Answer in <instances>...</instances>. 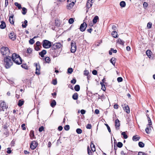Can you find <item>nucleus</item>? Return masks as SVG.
Segmentation results:
<instances>
[{
	"instance_id": "obj_3",
	"label": "nucleus",
	"mask_w": 155,
	"mask_h": 155,
	"mask_svg": "<svg viewBox=\"0 0 155 155\" xmlns=\"http://www.w3.org/2000/svg\"><path fill=\"white\" fill-rule=\"evenodd\" d=\"M1 53L4 58L5 57H10L12 55L8 48L7 47H3L1 48Z\"/></svg>"
},
{
	"instance_id": "obj_54",
	"label": "nucleus",
	"mask_w": 155,
	"mask_h": 155,
	"mask_svg": "<svg viewBox=\"0 0 155 155\" xmlns=\"http://www.w3.org/2000/svg\"><path fill=\"white\" fill-rule=\"evenodd\" d=\"M91 127L92 126L91 124H88L87 125L86 128L87 129H91Z\"/></svg>"
},
{
	"instance_id": "obj_48",
	"label": "nucleus",
	"mask_w": 155,
	"mask_h": 155,
	"mask_svg": "<svg viewBox=\"0 0 155 155\" xmlns=\"http://www.w3.org/2000/svg\"><path fill=\"white\" fill-rule=\"evenodd\" d=\"M152 23L151 22H149L147 23V27L148 29H150L151 28Z\"/></svg>"
},
{
	"instance_id": "obj_32",
	"label": "nucleus",
	"mask_w": 155,
	"mask_h": 155,
	"mask_svg": "<svg viewBox=\"0 0 155 155\" xmlns=\"http://www.w3.org/2000/svg\"><path fill=\"white\" fill-rule=\"evenodd\" d=\"M24 101H21V100H20L18 101V105L19 107L21 106L24 104Z\"/></svg>"
},
{
	"instance_id": "obj_28",
	"label": "nucleus",
	"mask_w": 155,
	"mask_h": 155,
	"mask_svg": "<svg viewBox=\"0 0 155 155\" xmlns=\"http://www.w3.org/2000/svg\"><path fill=\"white\" fill-rule=\"evenodd\" d=\"M115 58H112L110 60V62L113 64L114 65H115Z\"/></svg>"
},
{
	"instance_id": "obj_11",
	"label": "nucleus",
	"mask_w": 155,
	"mask_h": 155,
	"mask_svg": "<svg viewBox=\"0 0 155 155\" xmlns=\"http://www.w3.org/2000/svg\"><path fill=\"white\" fill-rule=\"evenodd\" d=\"M120 124L119 120L118 119H117L115 121V127L117 130H118L120 129Z\"/></svg>"
},
{
	"instance_id": "obj_51",
	"label": "nucleus",
	"mask_w": 155,
	"mask_h": 155,
	"mask_svg": "<svg viewBox=\"0 0 155 155\" xmlns=\"http://www.w3.org/2000/svg\"><path fill=\"white\" fill-rule=\"evenodd\" d=\"M68 72L69 74H71L73 72L72 69L71 68H69L68 70Z\"/></svg>"
},
{
	"instance_id": "obj_39",
	"label": "nucleus",
	"mask_w": 155,
	"mask_h": 155,
	"mask_svg": "<svg viewBox=\"0 0 155 155\" xmlns=\"http://www.w3.org/2000/svg\"><path fill=\"white\" fill-rule=\"evenodd\" d=\"M138 145L140 147L143 148L144 147V144L142 142H139L138 143Z\"/></svg>"
},
{
	"instance_id": "obj_6",
	"label": "nucleus",
	"mask_w": 155,
	"mask_h": 155,
	"mask_svg": "<svg viewBox=\"0 0 155 155\" xmlns=\"http://www.w3.org/2000/svg\"><path fill=\"white\" fill-rule=\"evenodd\" d=\"M71 52L72 53H74L76 51V45L75 42L74 41L72 40L71 42Z\"/></svg>"
},
{
	"instance_id": "obj_47",
	"label": "nucleus",
	"mask_w": 155,
	"mask_h": 155,
	"mask_svg": "<svg viewBox=\"0 0 155 155\" xmlns=\"http://www.w3.org/2000/svg\"><path fill=\"white\" fill-rule=\"evenodd\" d=\"M45 59V61L46 63H49L50 62V59L49 57H46Z\"/></svg>"
},
{
	"instance_id": "obj_61",
	"label": "nucleus",
	"mask_w": 155,
	"mask_h": 155,
	"mask_svg": "<svg viewBox=\"0 0 155 155\" xmlns=\"http://www.w3.org/2000/svg\"><path fill=\"white\" fill-rule=\"evenodd\" d=\"M21 67L25 69H26L27 68V66L25 64H22L21 65Z\"/></svg>"
},
{
	"instance_id": "obj_58",
	"label": "nucleus",
	"mask_w": 155,
	"mask_h": 155,
	"mask_svg": "<svg viewBox=\"0 0 155 155\" xmlns=\"http://www.w3.org/2000/svg\"><path fill=\"white\" fill-rule=\"evenodd\" d=\"M32 49L30 48H28L27 49V53H29V54L31 53L32 52Z\"/></svg>"
},
{
	"instance_id": "obj_22",
	"label": "nucleus",
	"mask_w": 155,
	"mask_h": 155,
	"mask_svg": "<svg viewBox=\"0 0 155 155\" xmlns=\"http://www.w3.org/2000/svg\"><path fill=\"white\" fill-rule=\"evenodd\" d=\"M72 98L74 100H77L78 98V95L77 93H74L72 96Z\"/></svg>"
},
{
	"instance_id": "obj_4",
	"label": "nucleus",
	"mask_w": 155,
	"mask_h": 155,
	"mask_svg": "<svg viewBox=\"0 0 155 155\" xmlns=\"http://www.w3.org/2000/svg\"><path fill=\"white\" fill-rule=\"evenodd\" d=\"M11 58H12L11 56L5 57L4 58V64L5 68L7 69L10 68L13 64V61L11 60Z\"/></svg>"
},
{
	"instance_id": "obj_64",
	"label": "nucleus",
	"mask_w": 155,
	"mask_h": 155,
	"mask_svg": "<svg viewBox=\"0 0 155 155\" xmlns=\"http://www.w3.org/2000/svg\"><path fill=\"white\" fill-rule=\"evenodd\" d=\"M84 74L86 76H87L88 74L89 73V71L87 70H85V71H84Z\"/></svg>"
},
{
	"instance_id": "obj_10",
	"label": "nucleus",
	"mask_w": 155,
	"mask_h": 155,
	"mask_svg": "<svg viewBox=\"0 0 155 155\" xmlns=\"http://www.w3.org/2000/svg\"><path fill=\"white\" fill-rule=\"evenodd\" d=\"M87 26V24L85 22H84L81 24L80 28L81 31H84L85 30Z\"/></svg>"
},
{
	"instance_id": "obj_55",
	"label": "nucleus",
	"mask_w": 155,
	"mask_h": 155,
	"mask_svg": "<svg viewBox=\"0 0 155 155\" xmlns=\"http://www.w3.org/2000/svg\"><path fill=\"white\" fill-rule=\"evenodd\" d=\"M52 82V84L54 85H55L57 84V81L56 79H53Z\"/></svg>"
},
{
	"instance_id": "obj_49",
	"label": "nucleus",
	"mask_w": 155,
	"mask_h": 155,
	"mask_svg": "<svg viewBox=\"0 0 155 155\" xmlns=\"http://www.w3.org/2000/svg\"><path fill=\"white\" fill-rule=\"evenodd\" d=\"M29 43L31 45H33L35 43L33 38L31 39L29 41Z\"/></svg>"
},
{
	"instance_id": "obj_57",
	"label": "nucleus",
	"mask_w": 155,
	"mask_h": 155,
	"mask_svg": "<svg viewBox=\"0 0 155 155\" xmlns=\"http://www.w3.org/2000/svg\"><path fill=\"white\" fill-rule=\"evenodd\" d=\"M117 81L118 82H121L123 81V79L121 77H119L117 78Z\"/></svg>"
},
{
	"instance_id": "obj_17",
	"label": "nucleus",
	"mask_w": 155,
	"mask_h": 155,
	"mask_svg": "<svg viewBox=\"0 0 155 155\" xmlns=\"http://www.w3.org/2000/svg\"><path fill=\"white\" fill-rule=\"evenodd\" d=\"M152 54V52L150 50H147L146 51V55L149 58L151 57Z\"/></svg>"
},
{
	"instance_id": "obj_44",
	"label": "nucleus",
	"mask_w": 155,
	"mask_h": 155,
	"mask_svg": "<svg viewBox=\"0 0 155 155\" xmlns=\"http://www.w3.org/2000/svg\"><path fill=\"white\" fill-rule=\"evenodd\" d=\"M76 132L78 134H81L82 132V130L80 128H78L76 130Z\"/></svg>"
},
{
	"instance_id": "obj_15",
	"label": "nucleus",
	"mask_w": 155,
	"mask_h": 155,
	"mask_svg": "<svg viewBox=\"0 0 155 155\" xmlns=\"http://www.w3.org/2000/svg\"><path fill=\"white\" fill-rule=\"evenodd\" d=\"M47 51L45 50H43L41 51L39 53V55L41 56V57H43L44 55L46 54Z\"/></svg>"
},
{
	"instance_id": "obj_63",
	"label": "nucleus",
	"mask_w": 155,
	"mask_h": 155,
	"mask_svg": "<svg viewBox=\"0 0 155 155\" xmlns=\"http://www.w3.org/2000/svg\"><path fill=\"white\" fill-rule=\"evenodd\" d=\"M8 127V126H7V124H5L3 126V127L5 129H7Z\"/></svg>"
},
{
	"instance_id": "obj_21",
	"label": "nucleus",
	"mask_w": 155,
	"mask_h": 155,
	"mask_svg": "<svg viewBox=\"0 0 155 155\" xmlns=\"http://www.w3.org/2000/svg\"><path fill=\"white\" fill-rule=\"evenodd\" d=\"M6 27L5 23L3 21H1V24L0 25V28L1 29H4Z\"/></svg>"
},
{
	"instance_id": "obj_9",
	"label": "nucleus",
	"mask_w": 155,
	"mask_h": 155,
	"mask_svg": "<svg viewBox=\"0 0 155 155\" xmlns=\"http://www.w3.org/2000/svg\"><path fill=\"white\" fill-rule=\"evenodd\" d=\"M9 37L11 40L13 41H14L16 38V35L14 32L12 31L10 33Z\"/></svg>"
},
{
	"instance_id": "obj_29",
	"label": "nucleus",
	"mask_w": 155,
	"mask_h": 155,
	"mask_svg": "<svg viewBox=\"0 0 155 155\" xmlns=\"http://www.w3.org/2000/svg\"><path fill=\"white\" fill-rule=\"evenodd\" d=\"M87 153L89 155H93V152L91 150H90L89 149V146H88L87 148Z\"/></svg>"
},
{
	"instance_id": "obj_50",
	"label": "nucleus",
	"mask_w": 155,
	"mask_h": 155,
	"mask_svg": "<svg viewBox=\"0 0 155 155\" xmlns=\"http://www.w3.org/2000/svg\"><path fill=\"white\" fill-rule=\"evenodd\" d=\"M138 155H147V154L142 152H139L138 153Z\"/></svg>"
},
{
	"instance_id": "obj_52",
	"label": "nucleus",
	"mask_w": 155,
	"mask_h": 155,
	"mask_svg": "<svg viewBox=\"0 0 155 155\" xmlns=\"http://www.w3.org/2000/svg\"><path fill=\"white\" fill-rule=\"evenodd\" d=\"M76 80L75 79L73 78L72 80L71 81V83L74 84L76 83Z\"/></svg>"
},
{
	"instance_id": "obj_60",
	"label": "nucleus",
	"mask_w": 155,
	"mask_h": 155,
	"mask_svg": "<svg viewBox=\"0 0 155 155\" xmlns=\"http://www.w3.org/2000/svg\"><path fill=\"white\" fill-rule=\"evenodd\" d=\"M105 125L106 126L107 128V129L108 130V131L110 133V132H111V130H110V127L109 126H108V125L106 124H105Z\"/></svg>"
},
{
	"instance_id": "obj_40",
	"label": "nucleus",
	"mask_w": 155,
	"mask_h": 155,
	"mask_svg": "<svg viewBox=\"0 0 155 155\" xmlns=\"http://www.w3.org/2000/svg\"><path fill=\"white\" fill-rule=\"evenodd\" d=\"M121 134L123 136V137L124 139H126L127 138V134H126L125 132H122Z\"/></svg>"
},
{
	"instance_id": "obj_23",
	"label": "nucleus",
	"mask_w": 155,
	"mask_h": 155,
	"mask_svg": "<svg viewBox=\"0 0 155 155\" xmlns=\"http://www.w3.org/2000/svg\"><path fill=\"white\" fill-rule=\"evenodd\" d=\"M30 136L31 137V139H33V137H34L35 135H34V131L33 130H31L30 131Z\"/></svg>"
},
{
	"instance_id": "obj_33",
	"label": "nucleus",
	"mask_w": 155,
	"mask_h": 155,
	"mask_svg": "<svg viewBox=\"0 0 155 155\" xmlns=\"http://www.w3.org/2000/svg\"><path fill=\"white\" fill-rule=\"evenodd\" d=\"M15 5L19 9H20L21 8V5L19 4L18 2H15L14 3Z\"/></svg>"
},
{
	"instance_id": "obj_42",
	"label": "nucleus",
	"mask_w": 155,
	"mask_h": 155,
	"mask_svg": "<svg viewBox=\"0 0 155 155\" xmlns=\"http://www.w3.org/2000/svg\"><path fill=\"white\" fill-rule=\"evenodd\" d=\"M123 145V143L120 142H118L117 144V146L119 148H121Z\"/></svg>"
},
{
	"instance_id": "obj_62",
	"label": "nucleus",
	"mask_w": 155,
	"mask_h": 155,
	"mask_svg": "<svg viewBox=\"0 0 155 155\" xmlns=\"http://www.w3.org/2000/svg\"><path fill=\"white\" fill-rule=\"evenodd\" d=\"M92 73L94 75H96L97 74V71L96 70H94L92 71Z\"/></svg>"
},
{
	"instance_id": "obj_24",
	"label": "nucleus",
	"mask_w": 155,
	"mask_h": 155,
	"mask_svg": "<svg viewBox=\"0 0 155 155\" xmlns=\"http://www.w3.org/2000/svg\"><path fill=\"white\" fill-rule=\"evenodd\" d=\"M92 4L90 3V2H87L86 4V7L88 9L89 8H90L92 6ZM88 10H87V12Z\"/></svg>"
},
{
	"instance_id": "obj_30",
	"label": "nucleus",
	"mask_w": 155,
	"mask_h": 155,
	"mask_svg": "<svg viewBox=\"0 0 155 155\" xmlns=\"http://www.w3.org/2000/svg\"><path fill=\"white\" fill-rule=\"evenodd\" d=\"M74 90L77 91H78L80 90V87L79 85H76L74 87Z\"/></svg>"
},
{
	"instance_id": "obj_26",
	"label": "nucleus",
	"mask_w": 155,
	"mask_h": 155,
	"mask_svg": "<svg viewBox=\"0 0 155 155\" xmlns=\"http://www.w3.org/2000/svg\"><path fill=\"white\" fill-rule=\"evenodd\" d=\"M56 104V102L55 100H53L51 102V106L53 107H54Z\"/></svg>"
},
{
	"instance_id": "obj_5",
	"label": "nucleus",
	"mask_w": 155,
	"mask_h": 155,
	"mask_svg": "<svg viewBox=\"0 0 155 155\" xmlns=\"http://www.w3.org/2000/svg\"><path fill=\"white\" fill-rule=\"evenodd\" d=\"M51 42L47 40H45L43 41L42 46L44 48H48L52 46Z\"/></svg>"
},
{
	"instance_id": "obj_8",
	"label": "nucleus",
	"mask_w": 155,
	"mask_h": 155,
	"mask_svg": "<svg viewBox=\"0 0 155 155\" xmlns=\"http://www.w3.org/2000/svg\"><path fill=\"white\" fill-rule=\"evenodd\" d=\"M38 143L36 141H33L30 144V148L32 150L35 149L37 146Z\"/></svg>"
},
{
	"instance_id": "obj_36",
	"label": "nucleus",
	"mask_w": 155,
	"mask_h": 155,
	"mask_svg": "<svg viewBox=\"0 0 155 155\" xmlns=\"http://www.w3.org/2000/svg\"><path fill=\"white\" fill-rule=\"evenodd\" d=\"M24 23L25 24L24 25L23 24H22V26L24 28H26L27 25L28 21L27 20H25L24 21Z\"/></svg>"
},
{
	"instance_id": "obj_45",
	"label": "nucleus",
	"mask_w": 155,
	"mask_h": 155,
	"mask_svg": "<svg viewBox=\"0 0 155 155\" xmlns=\"http://www.w3.org/2000/svg\"><path fill=\"white\" fill-rule=\"evenodd\" d=\"M74 22V19L73 18H71L68 20V22L70 24H72Z\"/></svg>"
},
{
	"instance_id": "obj_31",
	"label": "nucleus",
	"mask_w": 155,
	"mask_h": 155,
	"mask_svg": "<svg viewBox=\"0 0 155 155\" xmlns=\"http://www.w3.org/2000/svg\"><path fill=\"white\" fill-rule=\"evenodd\" d=\"M120 5L121 7H124L126 6V3L124 1H122L120 2Z\"/></svg>"
},
{
	"instance_id": "obj_53",
	"label": "nucleus",
	"mask_w": 155,
	"mask_h": 155,
	"mask_svg": "<svg viewBox=\"0 0 155 155\" xmlns=\"http://www.w3.org/2000/svg\"><path fill=\"white\" fill-rule=\"evenodd\" d=\"M148 6V3L146 2H144L143 3V6L144 8H146Z\"/></svg>"
},
{
	"instance_id": "obj_27",
	"label": "nucleus",
	"mask_w": 155,
	"mask_h": 155,
	"mask_svg": "<svg viewBox=\"0 0 155 155\" xmlns=\"http://www.w3.org/2000/svg\"><path fill=\"white\" fill-rule=\"evenodd\" d=\"M113 52L114 53H116L117 51L116 50H114L113 48H111L110 50L109 51V54L110 55H111L112 54V52Z\"/></svg>"
},
{
	"instance_id": "obj_38",
	"label": "nucleus",
	"mask_w": 155,
	"mask_h": 155,
	"mask_svg": "<svg viewBox=\"0 0 155 155\" xmlns=\"http://www.w3.org/2000/svg\"><path fill=\"white\" fill-rule=\"evenodd\" d=\"M100 84L101 85V89L104 91H105L106 88L105 85L101 82Z\"/></svg>"
},
{
	"instance_id": "obj_12",
	"label": "nucleus",
	"mask_w": 155,
	"mask_h": 155,
	"mask_svg": "<svg viewBox=\"0 0 155 155\" xmlns=\"http://www.w3.org/2000/svg\"><path fill=\"white\" fill-rule=\"evenodd\" d=\"M74 4V1H72L70 3H68L67 6V8L68 9H71L73 7Z\"/></svg>"
},
{
	"instance_id": "obj_7",
	"label": "nucleus",
	"mask_w": 155,
	"mask_h": 155,
	"mask_svg": "<svg viewBox=\"0 0 155 155\" xmlns=\"http://www.w3.org/2000/svg\"><path fill=\"white\" fill-rule=\"evenodd\" d=\"M34 64L36 67L35 74L37 75L40 74V66L39 64H38L37 63H35Z\"/></svg>"
},
{
	"instance_id": "obj_59",
	"label": "nucleus",
	"mask_w": 155,
	"mask_h": 155,
	"mask_svg": "<svg viewBox=\"0 0 155 155\" xmlns=\"http://www.w3.org/2000/svg\"><path fill=\"white\" fill-rule=\"evenodd\" d=\"M12 152V150L11 148H7V153L8 154L11 153Z\"/></svg>"
},
{
	"instance_id": "obj_19",
	"label": "nucleus",
	"mask_w": 155,
	"mask_h": 155,
	"mask_svg": "<svg viewBox=\"0 0 155 155\" xmlns=\"http://www.w3.org/2000/svg\"><path fill=\"white\" fill-rule=\"evenodd\" d=\"M90 147L91 148L92 151L93 152H94L96 150L95 147V145H94L93 143H92V142H91V144Z\"/></svg>"
},
{
	"instance_id": "obj_18",
	"label": "nucleus",
	"mask_w": 155,
	"mask_h": 155,
	"mask_svg": "<svg viewBox=\"0 0 155 155\" xmlns=\"http://www.w3.org/2000/svg\"><path fill=\"white\" fill-rule=\"evenodd\" d=\"M123 108L124 110L126 111L127 113L129 114L130 113V109L128 105L125 106V107H123Z\"/></svg>"
},
{
	"instance_id": "obj_20",
	"label": "nucleus",
	"mask_w": 155,
	"mask_h": 155,
	"mask_svg": "<svg viewBox=\"0 0 155 155\" xmlns=\"http://www.w3.org/2000/svg\"><path fill=\"white\" fill-rule=\"evenodd\" d=\"M112 35L113 37L114 38H117V33L115 31H113L112 32Z\"/></svg>"
},
{
	"instance_id": "obj_43",
	"label": "nucleus",
	"mask_w": 155,
	"mask_h": 155,
	"mask_svg": "<svg viewBox=\"0 0 155 155\" xmlns=\"http://www.w3.org/2000/svg\"><path fill=\"white\" fill-rule=\"evenodd\" d=\"M151 127L147 126V127L145 129V131L147 133L149 134L150 133L149 129Z\"/></svg>"
},
{
	"instance_id": "obj_34",
	"label": "nucleus",
	"mask_w": 155,
	"mask_h": 155,
	"mask_svg": "<svg viewBox=\"0 0 155 155\" xmlns=\"http://www.w3.org/2000/svg\"><path fill=\"white\" fill-rule=\"evenodd\" d=\"M117 42L119 44H120V45H123L124 44V41H123L122 40H121L120 38H119L117 40Z\"/></svg>"
},
{
	"instance_id": "obj_56",
	"label": "nucleus",
	"mask_w": 155,
	"mask_h": 155,
	"mask_svg": "<svg viewBox=\"0 0 155 155\" xmlns=\"http://www.w3.org/2000/svg\"><path fill=\"white\" fill-rule=\"evenodd\" d=\"M44 130V127L43 126H41L39 128L38 130L40 132H42Z\"/></svg>"
},
{
	"instance_id": "obj_2",
	"label": "nucleus",
	"mask_w": 155,
	"mask_h": 155,
	"mask_svg": "<svg viewBox=\"0 0 155 155\" xmlns=\"http://www.w3.org/2000/svg\"><path fill=\"white\" fill-rule=\"evenodd\" d=\"M11 58L12 61L16 64L19 65L22 63V59L19 55L15 53L13 54L12 55Z\"/></svg>"
},
{
	"instance_id": "obj_16",
	"label": "nucleus",
	"mask_w": 155,
	"mask_h": 155,
	"mask_svg": "<svg viewBox=\"0 0 155 155\" xmlns=\"http://www.w3.org/2000/svg\"><path fill=\"white\" fill-rule=\"evenodd\" d=\"M99 20V17L97 16H95L93 18V22L94 24H96L97 21H98Z\"/></svg>"
},
{
	"instance_id": "obj_13",
	"label": "nucleus",
	"mask_w": 155,
	"mask_h": 155,
	"mask_svg": "<svg viewBox=\"0 0 155 155\" xmlns=\"http://www.w3.org/2000/svg\"><path fill=\"white\" fill-rule=\"evenodd\" d=\"M0 107L2 108V110L4 111V110L6 109L7 107L6 104L4 101H2L0 104Z\"/></svg>"
},
{
	"instance_id": "obj_1",
	"label": "nucleus",
	"mask_w": 155,
	"mask_h": 155,
	"mask_svg": "<svg viewBox=\"0 0 155 155\" xmlns=\"http://www.w3.org/2000/svg\"><path fill=\"white\" fill-rule=\"evenodd\" d=\"M62 45L60 42L56 43L52 45L51 48L50 50H54L56 49L58 50V51L57 52V53H56L55 55V56H58L62 50Z\"/></svg>"
},
{
	"instance_id": "obj_46",
	"label": "nucleus",
	"mask_w": 155,
	"mask_h": 155,
	"mask_svg": "<svg viewBox=\"0 0 155 155\" xmlns=\"http://www.w3.org/2000/svg\"><path fill=\"white\" fill-rule=\"evenodd\" d=\"M64 129L66 130H68L70 129V126L68 125H66L64 127Z\"/></svg>"
},
{
	"instance_id": "obj_41",
	"label": "nucleus",
	"mask_w": 155,
	"mask_h": 155,
	"mask_svg": "<svg viewBox=\"0 0 155 155\" xmlns=\"http://www.w3.org/2000/svg\"><path fill=\"white\" fill-rule=\"evenodd\" d=\"M52 52H53V56L54 57H57V56H55V55L56 54V53H57V52L58 51V50H52Z\"/></svg>"
},
{
	"instance_id": "obj_37",
	"label": "nucleus",
	"mask_w": 155,
	"mask_h": 155,
	"mask_svg": "<svg viewBox=\"0 0 155 155\" xmlns=\"http://www.w3.org/2000/svg\"><path fill=\"white\" fill-rule=\"evenodd\" d=\"M148 121L149 123L147 125V126L151 127L150 126L152 125V123L150 118H149L148 119Z\"/></svg>"
},
{
	"instance_id": "obj_14",
	"label": "nucleus",
	"mask_w": 155,
	"mask_h": 155,
	"mask_svg": "<svg viewBox=\"0 0 155 155\" xmlns=\"http://www.w3.org/2000/svg\"><path fill=\"white\" fill-rule=\"evenodd\" d=\"M14 15L13 14H11V15L9 17V20L10 23L12 24H14V21H13V18Z\"/></svg>"
},
{
	"instance_id": "obj_35",
	"label": "nucleus",
	"mask_w": 155,
	"mask_h": 155,
	"mask_svg": "<svg viewBox=\"0 0 155 155\" xmlns=\"http://www.w3.org/2000/svg\"><path fill=\"white\" fill-rule=\"evenodd\" d=\"M22 14L24 15H25L26 14V13H27V9L25 7H23L22 8Z\"/></svg>"
},
{
	"instance_id": "obj_25",
	"label": "nucleus",
	"mask_w": 155,
	"mask_h": 155,
	"mask_svg": "<svg viewBox=\"0 0 155 155\" xmlns=\"http://www.w3.org/2000/svg\"><path fill=\"white\" fill-rule=\"evenodd\" d=\"M140 139V137H138L137 135L134 136L132 137V140L134 141H137Z\"/></svg>"
}]
</instances>
